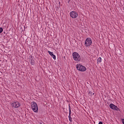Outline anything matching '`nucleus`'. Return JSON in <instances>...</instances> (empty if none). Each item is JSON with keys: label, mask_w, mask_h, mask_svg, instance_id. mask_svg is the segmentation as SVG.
I'll use <instances>...</instances> for the list:
<instances>
[{"label": "nucleus", "mask_w": 124, "mask_h": 124, "mask_svg": "<svg viewBox=\"0 0 124 124\" xmlns=\"http://www.w3.org/2000/svg\"><path fill=\"white\" fill-rule=\"evenodd\" d=\"M97 63H100V62H102V59H101V57H99L97 60Z\"/></svg>", "instance_id": "obj_10"}, {"label": "nucleus", "mask_w": 124, "mask_h": 124, "mask_svg": "<svg viewBox=\"0 0 124 124\" xmlns=\"http://www.w3.org/2000/svg\"><path fill=\"white\" fill-rule=\"evenodd\" d=\"M122 122L123 124H124V119H122Z\"/></svg>", "instance_id": "obj_13"}, {"label": "nucleus", "mask_w": 124, "mask_h": 124, "mask_svg": "<svg viewBox=\"0 0 124 124\" xmlns=\"http://www.w3.org/2000/svg\"><path fill=\"white\" fill-rule=\"evenodd\" d=\"M3 31V29L1 28H0V33H1Z\"/></svg>", "instance_id": "obj_12"}, {"label": "nucleus", "mask_w": 124, "mask_h": 124, "mask_svg": "<svg viewBox=\"0 0 124 124\" xmlns=\"http://www.w3.org/2000/svg\"><path fill=\"white\" fill-rule=\"evenodd\" d=\"M73 58L76 62H80L81 61V57H80V55L79 53L75 52L73 53Z\"/></svg>", "instance_id": "obj_1"}, {"label": "nucleus", "mask_w": 124, "mask_h": 124, "mask_svg": "<svg viewBox=\"0 0 124 124\" xmlns=\"http://www.w3.org/2000/svg\"><path fill=\"white\" fill-rule=\"evenodd\" d=\"M109 107L110 109H112V110H114L115 111H119L120 110L119 109V108L117 107L116 105H114L113 104H110L109 105Z\"/></svg>", "instance_id": "obj_7"}, {"label": "nucleus", "mask_w": 124, "mask_h": 124, "mask_svg": "<svg viewBox=\"0 0 124 124\" xmlns=\"http://www.w3.org/2000/svg\"><path fill=\"white\" fill-rule=\"evenodd\" d=\"M11 105H12V107H14V108H18V107H20V106H21L20 103H19L17 101L13 102L11 104Z\"/></svg>", "instance_id": "obj_5"}, {"label": "nucleus", "mask_w": 124, "mask_h": 124, "mask_svg": "<svg viewBox=\"0 0 124 124\" xmlns=\"http://www.w3.org/2000/svg\"><path fill=\"white\" fill-rule=\"evenodd\" d=\"M94 124H95V122H94Z\"/></svg>", "instance_id": "obj_16"}, {"label": "nucleus", "mask_w": 124, "mask_h": 124, "mask_svg": "<svg viewBox=\"0 0 124 124\" xmlns=\"http://www.w3.org/2000/svg\"><path fill=\"white\" fill-rule=\"evenodd\" d=\"M77 68L78 70H79V71L81 72L86 71V70H87V68H86V67L80 64H78L77 65Z\"/></svg>", "instance_id": "obj_3"}, {"label": "nucleus", "mask_w": 124, "mask_h": 124, "mask_svg": "<svg viewBox=\"0 0 124 124\" xmlns=\"http://www.w3.org/2000/svg\"><path fill=\"white\" fill-rule=\"evenodd\" d=\"M31 64H32V65H33L34 63H33V62H31Z\"/></svg>", "instance_id": "obj_14"}, {"label": "nucleus", "mask_w": 124, "mask_h": 124, "mask_svg": "<svg viewBox=\"0 0 124 124\" xmlns=\"http://www.w3.org/2000/svg\"><path fill=\"white\" fill-rule=\"evenodd\" d=\"M31 107L33 112L35 113H37V112H38V106H37V104H36V103L33 102L31 105Z\"/></svg>", "instance_id": "obj_2"}, {"label": "nucleus", "mask_w": 124, "mask_h": 124, "mask_svg": "<svg viewBox=\"0 0 124 124\" xmlns=\"http://www.w3.org/2000/svg\"><path fill=\"white\" fill-rule=\"evenodd\" d=\"M89 95H93V94H94V93H93V92H92V91H90L89 93Z\"/></svg>", "instance_id": "obj_11"}, {"label": "nucleus", "mask_w": 124, "mask_h": 124, "mask_svg": "<svg viewBox=\"0 0 124 124\" xmlns=\"http://www.w3.org/2000/svg\"><path fill=\"white\" fill-rule=\"evenodd\" d=\"M70 16L72 18L75 19V18H77V17H78V13L75 11H72L70 13Z\"/></svg>", "instance_id": "obj_6"}, {"label": "nucleus", "mask_w": 124, "mask_h": 124, "mask_svg": "<svg viewBox=\"0 0 124 124\" xmlns=\"http://www.w3.org/2000/svg\"><path fill=\"white\" fill-rule=\"evenodd\" d=\"M48 53L49 54V55H50V56H51V57L53 58L54 60H56V55H54L53 52L48 51Z\"/></svg>", "instance_id": "obj_8"}, {"label": "nucleus", "mask_w": 124, "mask_h": 124, "mask_svg": "<svg viewBox=\"0 0 124 124\" xmlns=\"http://www.w3.org/2000/svg\"><path fill=\"white\" fill-rule=\"evenodd\" d=\"M69 120L70 122H72V118H71V109H70V108H69Z\"/></svg>", "instance_id": "obj_9"}, {"label": "nucleus", "mask_w": 124, "mask_h": 124, "mask_svg": "<svg viewBox=\"0 0 124 124\" xmlns=\"http://www.w3.org/2000/svg\"><path fill=\"white\" fill-rule=\"evenodd\" d=\"M92 39L91 38H87L85 42V46L86 47H89V46L92 45Z\"/></svg>", "instance_id": "obj_4"}, {"label": "nucleus", "mask_w": 124, "mask_h": 124, "mask_svg": "<svg viewBox=\"0 0 124 124\" xmlns=\"http://www.w3.org/2000/svg\"><path fill=\"white\" fill-rule=\"evenodd\" d=\"M98 124H102V122H99V123H98Z\"/></svg>", "instance_id": "obj_15"}]
</instances>
